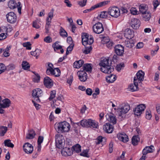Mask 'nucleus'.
<instances>
[{
  "label": "nucleus",
  "mask_w": 160,
  "mask_h": 160,
  "mask_svg": "<svg viewBox=\"0 0 160 160\" xmlns=\"http://www.w3.org/2000/svg\"><path fill=\"white\" fill-rule=\"evenodd\" d=\"M56 92L55 90L51 91L50 92V96L48 99L49 100H51L53 99L55 97Z\"/></svg>",
  "instance_id": "obj_48"
},
{
  "label": "nucleus",
  "mask_w": 160,
  "mask_h": 160,
  "mask_svg": "<svg viewBox=\"0 0 160 160\" xmlns=\"http://www.w3.org/2000/svg\"><path fill=\"white\" fill-rule=\"evenodd\" d=\"M55 141L57 147L59 149H61L64 144V140L63 139L62 136H60V135H56L55 136Z\"/></svg>",
  "instance_id": "obj_9"
},
{
  "label": "nucleus",
  "mask_w": 160,
  "mask_h": 160,
  "mask_svg": "<svg viewBox=\"0 0 160 160\" xmlns=\"http://www.w3.org/2000/svg\"><path fill=\"white\" fill-rule=\"evenodd\" d=\"M42 93V90L40 88H37L32 91V95L33 97H40L41 96Z\"/></svg>",
  "instance_id": "obj_25"
},
{
  "label": "nucleus",
  "mask_w": 160,
  "mask_h": 160,
  "mask_svg": "<svg viewBox=\"0 0 160 160\" xmlns=\"http://www.w3.org/2000/svg\"><path fill=\"white\" fill-rule=\"evenodd\" d=\"M60 34L63 37H67L68 36V34L65 30L62 27H60Z\"/></svg>",
  "instance_id": "obj_39"
},
{
  "label": "nucleus",
  "mask_w": 160,
  "mask_h": 160,
  "mask_svg": "<svg viewBox=\"0 0 160 160\" xmlns=\"http://www.w3.org/2000/svg\"><path fill=\"white\" fill-rule=\"evenodd\" d=\"M118 55H114L112 57V60L110 61V62L111 63L112 62H113L114 63L117 62V58H118V57L117 56Z\"/></svg>",
  "instance_id": "obj_59"
},
{
  "label": "nucleus",
  "mask_w": 160,
  "mask_h": 160,
  "mask_svg": "<svg viewBox=\"0 0 160 160\" xmlns=\"http://www.w3.org/2000/svg\"><path fill=\"white\" fill-rule=\"evenodd\" d=\"M116 76L113 74H111L106 77V80L108 82L112 83L116 79Z\"/></svg>",
  "instance_id": "obj_29"
},
{
  "label": "nucleus",
  "mask_w": 160,
  "mask_h": 160,
  "mask_svg": "<svg viewBox=\"0 0 160 160\" xmlns=\"http://www.w3.org/2000/svg\"><path fill=\"white\" fill-rule=\"evenodd\" d=\"M31 44L29 42H27L23 43V46L24 47H26L27 49L28 50L31 49Z\"/></svg>",
  "instance_id": "obj_49"
},
{
  "label": "nucleus",
  "mask_w": 160,
  "mask_h": 160,
  "mask_svg": "<svg viewBox=\"0 0 160 160\" xmlns=\"http://www.w3.org/2000/svg\"><path fill=\"white\" fill-rule=\"evenodd\" d=\"M22 68L24 70H28L30 67L29 63L26 61H23L22 62Z\"/></svg>",
  "instance_id": "obj_38"
},
{
  "label": "nucleus",
  "mask_w": 160,
  "mask_h": 160,
  "mask_svg": "<svg viewBox=\"0 0 160 160\" xmlns=\"http://www.w3.org/2000/svg\"><path fill=\"white\" fill-rule=\"evenodd\" d=\"M144 72L142 70H139L136 74V77H135L137 79H139L141 81H143L144 76Z\"/></svg>",
  "instance_id": "obj_28"
},
{
  "label": "nucleus",
  "mask_w": 160,
  "mask_h": 160,
  "mask_svg": "<svg viewBox=\"0 0 160 160\" xmlns=\"http://www.w3.org/2000/svg\"><path fill=\"white\" fill-rule=\"evenodd\" d=\"M53 11L50 12L48 14V16L47 19L48 18V20H51L52 19L53 17Z\"/></svg>",
  "instance_id": "obj_63"
},
{
  "label": "nucleus",
  "mask_w": 160,
  "mask_h": 160,
  "mask_svg": "<svg viewBox=\"0 0 160 160\" xmlns=\"http://www.w3.org/2000/svg\"><path fill=\"white\" fill-rule=\"evenodd\" d=\"M6 17L7 21L11 23H14L17 21V16L13 12H10L7 13Z\"/></svg>",
  "instance_id": "obj_8"
},
{
  "label": "nucleus",
  "mask_w": 160,
  "mask_h": 160,
  "mask_svg": "<svg viewBox=\"0 0 160 160\" xmlns=\"http://www.w3.org/2000/svg\"><path fill=\"white\" fill-rule=\"evenodd\" d=\"M124 35L126 38L131 39L134 36V32L129 28H127L124 31Z\"/></svg>",
  "instance_id": "obj_17"
},
{
  "label": "nucleus",
  "mask_w": 160,
  "mask_h": 160,
  "mask_svg": "<svg viewBox=\"0 0 160 160\" xmlns=\"http://www.w3.org/2000/svg\"><path fill=\"white\" fill-rule=\"evenodd\" d=\"M145 108V104H140L138 105L133 110L134 114L137 116H140Z\"/></svg>",
  "instance_id": "obj_10"
},
{
  "label": "nucleus",
  "mask_w": 160,
  "mask_h": 160,
  "mask_svg": "<svg viewBox=\"0 0 160 160\" xmlns=\"http://www.w3.org/2000/svg\"><path fill=\"white\" fill-rule=\"evenodd\" d=\"M84 62V61L82 60L76 61L73 63V67L77 68H79L82 66Z\"/></svg>",
  "instance_id": "obj_31"
},
{
  "label": "nucleus",
  "mask_w": 160,
  "mask_h": 160,
  "mask_svg": "<svg viewBox=\"0 0 160 160\" xmlns=\"http://www.w3.org/2000/svg\"><path fill=\"white\" fill-rule=\"evenodd\" d=\"M114 127L109 123H106L103 126V130L107 133H110L113 131Z\"/></svg>",
  "instance_id": "obj_20"
},
{
  "label": "nucleus",
  "mask_w": 160,
  "mask_h": 160,
  "mask_svg": "<svg viewBox=\"0 0 160 160\" xmlns=\"http://www.w3.org/2000/svg\"><path fill=\"white\" fill-rule=\"evenodd\" d=\"M130 109L129 105L127 104H124L120 108L118 109L117 112L119 117H122L123 114L127 113Z\"/></svg>",
  "instance_id": "obj_6"
},
{
  "label": "nucleus",
  "mask_w": 160,
  "mask_h": 160,
  "mask_svg": "<svg viewBox=\"0 0 160 160\" xmlns=\"http://www.w3.org/2000/svg\"><path fill=\"white\" fill-rule=\"evenodd\" d=\"M134 40L131 39H129V40H128L127 41L126 40L125 41L124 44L126 47L131 48L134 46Z\"/></svg>",
  "instance_id": "obj_26"
},
{
  "label": "nucleus",
  "mask_w": 160,
  "mask_h": 160,
  "mask_svg": "<svg viewBox=\"0 0 160 160\" xmlns=\"http://www.w3.org/2000/svg\"><path fill=\"white\" fill-rule=\"evenodd\" d=\"M152 117L151 114V111L150 110H147L146 112V118L148 120L150 119Z\"/></svg>",
  "instance_id": "obj_54"
},
{
  "label": "nucleus",
  "mask_w": 160,
  "mask_h": 160,
  "mask_svg": "<svg viewBox=\"0 0 160 160\" xmlns=\"http://www.w3.org/2000/svg\"><path fill=\"white\" fill-rule=\"evenodd\" d=\"M61 153L64 156H71L73 154V151L72 149L65 147L62 150Z\"/></svg>",
  "instance_id": "obj_21"
},
{
  "label": "nucleus",
  "mask_w": 160,
  "mask_h": 160,
  "mask_svg": "<svg viewBox=\"0 0 160 160\" xmlns=\"http://www.w3.org/2000/svg\"><path fill=\"white\" fill-rule=\"evenodd\" d=\"M108 13L111 16L116 18L120 16V15L119 9L116 7H113L109 8Z\"/></svg>",
  "instance_id": "obj_5"
},
{
  "label": "nucleus",
  "mask_w": 160,
  "mask_h": 160,
  "mask_svg": "<svg viewBox=\"0 0 160 160\" xmlns=\"http://www.w3.org/2000/svg\"><path fill=\"white\" fill-rule=\"evenodd\" d=\"M82 44L85 46L87 45H91L94 41L93 37L85 33L82 35Z\"/></svg>",
  "instance_id": "obj_4"
},
{
  "label": "nucleus",
  "mask_w": 160,
  "mask_h": 160,
  "mask_svg": "<svg viewBox=\"0 0 160 160\" xmlns=\"http://www.w3.org/2000/svg\"><path fill=\"white\" fill-rule=\"evenodd\" d=\"M70 128L69 124L65 121L58 123L55 125V128L58 133L68 132Z\"/></svg>",
  "instance_id": "obj_2"
},
{
  "label": "nucleus",
  "mask_w": 160,
  "mask_h": 160,
  "mask_svg": "<svg viewBox=\"0 0 160 160\" xmlns=\"http://www.w3.org/2000/svg\"><path fill=\"white\" fill-rule=\"evenodd\" d=\"M6 70L8 71L12 70L15 68V66L13 64H11L8 65L7 67H6Z\"/></svg>",
  "instance_id": "obj_45"
},
{
  "label": "nucleus",
  "mask_w": 160,
  "mask_h": 160,
  "mask_svg": "<svg viewBox=\"0 0 160 160\" xmlns=\"http://www.w3.org/2000/svg\"><path fill=\"white\" fill-rule=\"evenodd\" d=\"M154 147L151 145L150 147H146L142 150L143 155H146L148 153L152 152H153Z\"/></svg>",
  "instance_id": "obj_24"
},
{
  "label": "nucleus",
  "mask_w": 160,
  "mask_h": 160,
  "mask_svg": "<svg viewBox=\"0 0 160 160\" xmlns=\"http://www.w3.org/2000/svg\"><path fill=\"white\" fill-rule=\"evenodd\" d=\"M7 128L3 126H0V135L1 136H3L6 132Z\"/></svg>",
  "instance_id": "obj_35"
},
{
  "label": "nucleus",
  "mask_w": 160,
  "mask_h": 160,
  "mask_svg": "<svg viewBox=\"0 0 160 160\" xmlns=\"http://www.w3.org/2000/svg\"><path fill=\"white\" fill-rule=\"evenodd\" d=\"M130 12L133 15H136L137 14L138 11L135 8H131L130 9Z\"/></svg>",
  "instance_id": "obj_60"
},
{
  "label": "nucleus",
  "mask_w": 160,
  "mask_h": 160,
  "mask_svg": "<svg viewBox=\"0 0 160 160\" xmlns=\"http://www.w3.org/2000/svg\"><path fill=\"white\" fill-rule=\"evenodd\" d=\"M61 72L60 69L58 68H56L54 69V71L53 75L55 76L58 77L60 76Z\"/></svg>",
  "instance_id": "obj_46"
},
{
  "label": "nucleus",
  "mask_w": 160,
  "mask_h": 160,
  "mask_svg": "<svg viewBox=\"0 0 160 160\" xmlns=\"http://www.w3.org/2000/svg\"><path fill=\"white\" fill-rule=\"evenodd\" d=\"M140 24V20L136 18H132L131 19L130 22L131 26L134 29H138Z\"/></svg>",
  "instance_id": "obj_15"
},
{
  "label": "nucleus",
  "mask_w": 160,
  "mask_h": 160,
  "mask_svg": "<svg viewBox=\"0 0 160 160\" xmlns=\"http://www.w3.org/2000/svg\"><path fill=\"white\" fill-rule=\"evenodd\" d=\"M59 42L57 41L52 44V46L54 48V51H55L56 50L60 49L62 48V46L58 44Z\"/></svg>",
  "instance_id": "obj_40"
},
{
  "label": "nucleus",
  "mask_w": 160,
  "mask_h": 160,
  "mask_svg": "<svg viewBox=\"0 0 160 160\" xmlns=\"http://www.w3.org/2000/svg\"><path fill=\"white\" fill-rule=\"evenodd\" d=\"M139 10L140 12L142 14L145 13V12H147L144 6H141L139 8Z\"/></svg>",
  "instance_id": "obj_57"
},
{
  "label": "nucleus",
  "mask_w": 160,
  "mask_h": 160,
  "mask_svg": "<svg viewBox=\"0 0 160 160\" xmlns=\"http://www.w3.org/2000/svg\"><path fill=\"white\" fill-rule=\"evenodd\" d=\"M73 80V77L71 75L68 78L67 80V83H68L70 85H71L72 83V82Z\"/></svg>",
  "instance_id": "obj_62"
},
{
  "label": "nucleus",
  "mask_w": 160,
  "mask_h": 160,
  "mask_svg": "<svg viewBox=\"0 0 160 160\" xmlns=\"http://www.w3.org/2000/svg\"><path fill=\"white\" fill-rule=\"evenodd\" d=\"M43 136H39L38 140V144H41L43 142Z\"/></svg>",
  "instance_id": "obj_61"
},
{
  "label": "nucleus",
  "mask_w": 160,
  "mask_h": 160,
  "mask_svg": "<svg viewBox=\"0 0 160 160\" xmlns=\"http://www.w3.org/2000/svg\"><path fill=\"white\" fill-rule=\"evenodd\" d=\"M160 73L158 71L156 72L155 74L154 80L155 81H158V80Z\"/></svg>",
  "instance_id": "obj_64"
},
{
  "label": "nucleus",
  "mask_w": 160,
  "mask_h": 160,
  "mask_svg": "<svg viewBox=\"0 0 160 160\" xmlns=\"http://www.w3.org/2000/svg\"><path fill=\"white\" fill-rule=\"evenodd\" d=\"M92 29L93 32L98 34L102 33L104 31L103 26L102 24L100 22L94 24L92 27Z\"/></svg>",
  "instance_id": "obj_7"
},
{
  "label": "nucleus",
  "mask_w": 160,
  "mask_h": 160,
  "mask_svg": "<svg viewBox=\"0 0 160 160\" xmlns=\"http://www.w3.org/2000/svg\"><path fill=\"white\" fill-rule=\"evenodd\" d=\"M140 138L138 135H135L133 136L132 139V144L135 146L138 144V143L139 141Z\"/></svg>",
  "instance_id": "obj_34"
},
{
  "label": "nucleus",
  "mask_w": 160,
  "mask_h": 160,
  "mask_svg": "<svg viewBox=\"0 0 160 160\" xmlns=\"http://www.w3.org/2000/svg\"><path fill=\"white\" fill-rule=\"evenodd\" d=\"M72 149L73 152H74L78 153L81 152V146L78 144L73 146L72 147Z\"/></svg>",
  "instance_id": "obj_30"
},
{
  "label": "nucleus",
  "mask_w": 160,
  "mask_h": 160,
  "mask_svg": "<svg viewBox=\"0 0 160 160\" xmlns=\"http://www.w3.org/2000/svg\"><path fill=\"white\" fill-rule=\"evenodd\" d=\"M109 59L105 58L101 60L99 65L101 67V71L106 73H110L114 70L113 67H111V63L110 62Z\"/></svg>",
  "instance_id": "obj_1"
},
{
  "label": "nucleus",
  "mask_w": 160,
  "mask_h": 160,
  "mask_svg": "<svg viewBox=\"0 0 160 160\" xmlns=\"http://www.w3.org/2000/svg\"><path fill=\"white\" fill-rule=\"evenodd\" d=\"M92 68L91 67V64L89 63H86L83 65L82 67V68L81 69H82V70L87 72H90L92 71Z\"/></svg>",
  "instance_id": "obj_33"
},
{
  "label": "nucleus",
  "mask_w": 160,
  "mask_h": 160,
  "mask_svg": "<svg viewBox=\"0 0 160 160\" xmlns=\"http://www.w3.org/2000/svg\"><path fill=\"white\" fill-rule=\"evenodd\" d=\"M88 151L87 149L84 150L82 152L80 153V155L81 156L89 158V155L88 154Z\"/></svg>",
  "instance_id": "obj_47"
},
{
  "label": "nucleus",
  "mask_w": 160,
  "mask_h": 160,
  "mask_svg": "<svg viewBox=\"0 0 160 160\" xmlns=\"http://www.w3.org/2000/svg\"><path fill=\"white\" fill-rule=\"evenodd\" d=\"M43 40L46 43H49L52 42V39L50 36H48L44 38Z\"/></svg>",
  "instance_id": "obj_53"
},
{
  "label": "nucleus",
  "mask_w": 160,
  "mask_h": 160,
  "mask_svg": "<svg viewBox=\"0 0 160 160\" xmlns=\"http://www.w3.org/2000/svg\"><path fill=\"white\" fill-rule=\"evenodd\" d=\"M114 51L117 55L122 56L124 52V47L120 45H117L114 47Z\"/></svg>",
  "instance_id": "obj_12"
},
{
  "label": "nucleus",
  "mask_w": 160,
  "mask_h": 160,
  "mask_svg": "<svg viewBox=\"0 0 160 160\" xmlns=\"http://www.w3.org/2000/svg\"><path fill=\"white\" fill-rule=\"evenodd\" d=\"M40 53V50L38 49H37L34 51H32L31 52V54L32 56L35 57L36 59H37L38 58Z\"/></svg>",
  "instance_id": "obj_37"
},
{
  "label": "nucleus",
  "mask_w": 160,
  "mask_h": 160,
  "mask_svg": "<svg viewBox=\"0 0 160 160\" xmlns=\"http://www.w3.org/2000/svg\"><path fill=\"white\" fill-rule=\"evenodd\" d=\"M109 2L108 1H104L102 2H101L99 3H98L93 6H92V7L90 9L91 11L92 10H93L95 9L101 7H102L103 6H105L106 4H108V2Z\"/></svg>",
  "instance_id": "obj_23"
},
{
  "label": "nucleus",
  "mask_w": 160,
  "mask_h": 160,
  "mask_svg": "<svg viewBox=\"0 0 160 160\" xmlns=\"http://www.w3.org/2000/svg\"><path fill=\"white\" fill-rule=\"evenodd\" d=\"M4 144L5 146L8 147L13 148L14 146V144L11 142V141L10 139H6L4 141Z\"/></svg>",
  "instance_id": "obj_36"
},
{
  "label": "nucleus",
  "mask_w": 160,
  "mask_h": 160,
  "mask_svg": "<svg viewBox=\"0 0 160 160\" xmlns=\"http://www.w3.org/2000/svg\"><path fill=\"white\" fill-rule=\"evenodd\" d=\"M2 103H1V106H0L1 109H3V108H8L9 107L10 105L11 101L8 98H6L2 101Z\"/></svg>",
  "instance_id": "obj_22"
},
{
  "label": "nucleus",
  "mask_w": 160,
  "mask_h": 160,
  "mask_svg": "<svg viewBox=\"0 0 160 160\" xmlns=\"http://www.w3.org/2000/svg\"><path fill=\"white\" fill-rule=\"evenodd\" d=\"M20 2H19L17 6H16V3L15 1L14 0H11L8 2V6L11 9H14L17 7L18 9V12L20 14L21 13V7L20 6Z\"/></svg>",
  "instance_id": "obj_11"
},
{
  "label": "nucleus",
  "mask_w": 160,
  "mask_h": 160,
  "mask_svg": "<svg viewBox=\"0 0 160 160\" xmlns=\"http://www.w3.org/2000/svg\"><path fill=\"white\" fill-rule=\"evenodd\" d=\"M24 151L27 154H31L33 151V147L29 143L27 142L23 146Z\"/></svg>",
  "instance_id": "obj_14"
},
{
  "label": "nucleus",
  "mask_w": 160,
  "mask_h": 160,
  "mask_svg": "<svg viewBox=\"0 0 160 160\" xmlns=\"http://www.w3.org/2000/svg\"><path fill=\"white\" fill-rule=\"evenodd\" d=\"M143 14V19L145 21H148L150 19L151 15L150 13L147 12Z\"/></svg>",
  "instance_id": "obj_43"
},
{
  "label": "nucleus",
  "mask_w": 160,
  "mask_h": 160,
  "mask_svg": "<svg viewBox=\"0 0 160 160\" xmlns=\"http://www.w3.org/2000/svg\"><path fill=\"white\" fill-rule=\"evenodd\" d=\"M44 84L47 88H51L53 85L52 80L48 77H46L44 78Z\"/></svg>",
  "instance_id": "obj_19"
},
{
  "label": "nucleus",
  "mask_w": 160,
  "mask_h": 160,
  "mask_svg": "<svg viewBox=\"0 0 160 160\" xmlns=\"http://www.w3.org/2000/svg\"><path fill=\"white\" fill-rule=\"evenodd\" d=\"M124 67V64L123 63H121L118 64L116 67V69L118 71H120L122 68Z\"/></svg>",
  "instance_id": "obj_55"
},
{
  "label": "nucleus",
  "mask_w": 160,
  "mask_h": 160,
  "mask_svg": "<svg viewBox=\"0 0 160 160\" xmlns=\"http://www.w3.org/2000/svg\"><path fill=\"white\" fill-rule=\"evenodd\" d=\"M6 70V66L2 63H0V74L4 72Z\"/></svg>",
  "instance_id": "obj_51"
},
{
  "label": "nucleus",
  "mask_w": 160,
  "mask_h": 160,
  "mask_svg": "<svg viewBox=\"0 0 160 160\" xmlns=\"http://www.w3.org/2000/svg\"><path fill=\"white\" fill-rule=\"evenodd\" d=\"M77 74L80 80L82 82H84L88 78L87 74L86 72L84 71L80 70L77 72Z\"/></svg>",
  "instance_id": "obj_13"
},
{
  "label": "nucleus",
  "mask_w": 160,
  "mask_h": 160,
  "mask_svg": "<svg viewBox=\"0 0 160 160\" xmlns=\"http://www.w3.org/2000/svg\"><path fill=\"white\" fill-rule=\"evenodd\" d=\"M113 143L112 142H111L109 143V152L110 153H111L113 151Z\"/></svg>",
  "instance_id": "obj_58"
},
{
  "label": "nucleus",
  "mask_w": 160,
  "mask_h": 160,
  "mask_svg": "<svg viewBox=\"0 0 160 160\" xmlns=\"http://www.w3.org/2000/svg\"><path fill=\"white\" fill-rule=\"evenodd\" d=\"M88 45V46H85V49L83 51V52L85 54L89 53L92 49V46L90 45Z\"/></svg>",
  "instance_id": "obj_42"
},
{
  "label": "nucleus",
  "mask_w": 160,
  "mask_h": 160,
  "mask_svg": "<svg viewBox=\"0 0 160 160\" xmlns=\"http://www.w3.org/2000/svg\"><path fill=\"white\" fill-rule=\"evenodd\" d=\"M108 12L106 11H103L100 12V13L99 15V16L102 18H106L108 15Z\"/></svg>",
  "instance_id": "obj_50"
},
{
  "label": "nucleus",
  "mask_w": 160,
  "mask_h": 160,
  "mask_svg": "<svg viewBox=\"0 0 160 160\" xmlns=\"http://www.w3.org/2000/svg\"><path fill=\"white\" fill-rule=\"evenodd\" d=\"M107 120L108 121L111 123L115 124L116 123L117 119L115 115L112 113H108L106 115Z\"/></svg>",
  "instance_id": "obj_16"
},
{
  "label": "nucleus",
  "mask_w": 160,
  "mask_h": 160,
  "mask_svg": "<svg viewBox=\"0 0 160 160\" xmlns=\"http://www.w3.org/2000/svg\"><path fill=\"white\" fill-rule=\"evenodd\" d=\"M118 138L124 142H126L128 141V136L124 132L118 133L117 135Z\"/></svg>",
  "instance_id": "obj_18"
},
{
  "label": "nucleus",
  "mask_w": 160,
  "mask_h": 160,
  "mask_svg": "<svg viewBox=\"0 0 160 160\" xmlns=\"http://www.w3.org/2000/svg\"><path fill=\"white\" fill-rule=\"evenodd\" d=\"M28 133L26 135V138L27 139H32L34 138L36 133L33 129L29 130L28 131Z\"/></svg>",
  "instance_id": "obj_27"
},
{
  "label": "nucleus",
  "mask_w": 160,
  "mask_h": 160,
  "mask_svg": "<svg viewBox=\"0 0 160 160\" xmlns=\"http://www.w3.org/2000/svg\"><path fill=\"white\" fill-rule=\"evenodd\" d=\"M105 42L106 43L107 47L110 49H111L113 45V42L112 41H110L109 39H108L107 41H105Z\"/></svg>",
  "instance_id": "obj_41"
},
{
  "label": "nucleus",
  "mask_w": 160,
  "mask_h": 160,
  "mask_svg": "<svg viewBox=\"0 0 160 160\" xmlns=\"http://www.w3.org/2000/svg\"><path fill=\"white\" fill-rule=\"evenodd\" d=\"M102 137L101 136H98L95 141L96 144H99L102 141Z\"/></svg>",
  "instance_id": "obj_56"
},
{
  "label": "nucleus",
  "mask_w": 160,
  "mask_h": 160,
  "mask_svg": "<svg viewBox=\"0 0 160 160\" xmlns=\"http://www.w3.org/2000/svg\"><path fill=\"white\" fill-rule=\"evenodd\" d=\"M74 44L73 43H71L70 45L68 47L66 52V55H68L73 49Z\"/></svg>",
  "instance_id": "obj_44"
},
{
  "label": "nucleus",
  "mask_w": 160,
  "mask_h": 160,
  "mask_svg": "<svg viewBox=\"0 0 160 160\" xmlns=\"http://www.w3.org/2000/svg\"><path fill=\"white\" fill-rule=\"evenodd\" d=\"M35 76L33 78V81L35 82H39L40 79V76L37 73V74H35Z\"/></svg>",
  "instance_id": "obj_52"
},
{
  "label": "nucleus",
  "mask_w": 160,
  "mask_h": 160,
  "mask_svg": "<svg viewBox=\"0 0 160 160\" xmlns=\"http://www.w3.org/2000/svg\"><path fill=\"white\" fill-rule=\"evenodd\" d=\"M80 124L82 127L86 128H97L98 126V122L91 119L82 120L81 121Z\"/></svg>",
  "instance_id": "obj_3"
},
{
  "label": "nucleus",
  "mask_w": 160,
  "mask_h": 160,
  "mask_svg": "<svg viewBox=\"0 0 160 160\" xmlns=\"http://www.w3.org/2000/svg\"><path fill=\"white\" fill-rule=\"evenodd\" d=\"M128 89L131 92H134L138 90V86L134 84V83H132L130 84L128 86Z\"/></svg>",
  "instance_id": "obj_32"
}]
</instances>
